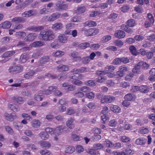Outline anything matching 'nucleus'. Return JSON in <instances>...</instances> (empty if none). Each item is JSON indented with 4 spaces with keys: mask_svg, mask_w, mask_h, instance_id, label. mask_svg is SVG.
I'll use <instances>...</instances> for the list:
<instances>
[{
    "mask_svg": "<svg viewBox=\"0 0 155 155\" xmlns=\"http://www.w3.org/2000/svg\"><path fill=\"white\" fill-rule=\"evenodd\" d=\"M39 136L43 140H46L49 137V135L45 132H41L39 134Z\"/></svg>",
    "mask_w": 155,
    "mask_h": 155,
    "instance_id": "32",
    "label": "nucleus"
},
{
    "mask_svg": "<svg viewBox=\"0 0 155 155\" xmlns=\"http://www.w3.org/2000/svg\"><path fill=\"white\" fill-rule=\"evenodd\" d=\"M132 87V90L133 91H137L140 90L142 92L146 93L149 91L147 87L145 86H141L140 87L134 86Z\"/></svg>",
    "mask_w": 155,
    "mask_h": 155,
    "instance_id": "3",
    "label": "nucleus"
},
{
    "mask_svg": "<svg viewBox=\"0 0 155 155\" xmlns=\"http://www.w3.org/2000/svg\"><path fill=\"white\" fill-rule=\"evenodd\" d=\"M149 74L150 76L148 78L151 81H154L155 80V68H152L150 70Z\"/></svg>",
    "mask_w": 155,
    "mask_h": 155,
    "instance_id": "18",
    "label": "nucleus"
},
{
    "mask_svg": "<svg viewBox=\"0 0 155 155\" xmlns=\"http://www.w3.org/2000/svg\"><path fill=\"white\" fill-rule=\"evenodd\" d=\"M65 129V126L64 125H59L54 129V134L55 135H59L62 134Z\"/></svg>",
    "mask_w": 155,
    "mask_h": 155,
    "instance_id": "6",
    "label": "nucleus"
},
{
    "mask_svg": "<svg viewBox=\"0 0 155 155\" xmlns=\"http://www.w3.org/2000/svg\"><path fill=\"white\" fill-rule=\"evenodd\" d=\"M84 26L93 27L96 26L97 24L96 22L93 21H88L85 22L84 24Z\"/></svg>",
    "mask_w": 155,
    "mask_h": 155,
    "instance_id": "30",
    "label": "nucleus"
},
{
    "mask_svg": "<svg viewBox=\"0 0 155 155\" xmlns=\"http://www.w3.org/2000/svg\"><path fill=\"white\" fill-rule=\"evenodd\" d=\"M75 150L74 148L72 146H69L66 148L65 151L67 153H72Z\"/></svg>",
    "mask_w": 155,
    "mask_h": 155,
    "instance_id": "38",
    "label": "nucleus"
},
{
    "mask_svg": "<svg viewBox=\"0 0 155 155\" xmlns=\"http://www.w3.org/2000/svg\"><path fill=\"white\" fill-rule=\"evenodd\" d=\"M63 24L61 22H57L52 25V29L56 31L61 30L63 28Z\"/></svg>",
    "mask_w": 155,
    "mask_h": 155,
    "instance_id": "10",
    "label": "nucleus"
},
{
    "mask_svg": "<svg viewBox=\"0 0 155 155\" xmlns=\"http://www.w3.org/2000/svg\"><path fill=\"white\" fill-rule=\"evenodd\" d=\"M56 88L55 86H51L48 87V89L44 92V94H49L54 91Z\"/></svg>",
    "mask_w": 155,
    "mask_h": 155,
    "instance_id": "27",
    "label": "nucleus"
},
{
    "mask_svg": "<svg viewBox=\"0 0 155 155\" xmlns=\"http://www.w3.org/2000/svg\"><path fill=\"white\" fill-rule=\"evenodd\" d=\"M125 42L129 44H132L135 42V39L131 38H127L125 40Z\"/></svg>",
    "mask_w": 155,
    "mask_h": 155,
    "instance_id": "54",
    "label": "nucleus"
},
{
    "mask_svg": "<svg viewBox=\"0 0 155 155\" xmlns=\"http://www.w3.org/2000/svg\"><path fill=\"white\" fill-rule=\"evenodd\" d=\"M111 39V36L108 35L103 36L101 39V42L102 43H106L110 40Z\"/></svg>",
    "mask_w": 155,
    "mask_h": 155,
    "instance_id": "34",
    "label": "nucleus"
},
{
    "mask_svg": "<svg viewBox=\"0 0 155 155\" xmlns=\"http://www.w3.org/2000/svg\"><path fill=\"white\" fill-rule=\"evenodd\" d=\"M37 35L35 33H30L28 35L24 38V40L26 42L32 41L37 38Z\"/></svg>",
    "mask_w": 155,
    "mask_h": 155,
    "instance_id": "9",
    "label": "nucleus"
},
{
    "mask_svg": "<svg viewBox=\"0 0 155 155\" xmlns=\"http://www.w3.org/2000/svg\"><path fill=\"white\" fill-rule=\"evenodd\" d=\"M25 21V19L20 17H16L12 18V22L15 23L23 22Z\"/></svg>",
    "mask_w": 155,
    "mask_h": 155,
    "instance_id": "26",
    "label": "nucleus"
},
{
    "mask_svg": "<svg viewBox=\"0 0 155 155\" xmlns=\"http://www.w3.org/2000/svg\"><path fill=\"white\" fill-rule=\"evenodd\" d=\"M115 67L113 65H108L105 68L104 71H98L97 74L98 75H105L107 74V76L110 78H113L115 76V73L113 71Z\"/></svg>",
    "mask_w": 155,
    "mask_h": 155,
    "instance_id": "1",
    "label": "nucleus"
},
{
    "mask_svg": "<svg viewBox=\"0 0 155 155\" xmlns=\"http://www.w3.org/2000/svg\"><path fill=\"white\" fill-rule=\"evenodd\" d=\"M5 117L6 119L11 121L14 120L16 117L15 114L13 113H12L10 114L6 113L5 114Z\"/></svg>",
    "mask_w": 155,
    "mask_h": 155,
    "instance_id": "12",
    "label": "nucleus"
},
{
    "mask_svg": "<svg viewBox=\"0 0 155 155\" xmlns=\"http://www.w3.org/2000/svg\"><path fill=\"white\" fill-rule=\"evenodd\" d=\"M117 124L116 121L114 120H110L109 123V125L111 127H115Z\"/></svg>",
    "mask_w": 155,
    "mask_h": 155,
    "instance_id": "60",
    "label": "nucleus"
},
{
    "mask_svg": "<svg viewBox=\"0 0 155 155\" xmlns=\"http://www.w3.org/2000/svg\"><path fill=\"white\" fill-rule=\"evenodd\" d=\"M129 70L128 68L124 66H120L119 67V71L117 72V74L120 77H123L125 74V72Z\"/></svg>",
    "mask_w": 155,
    "mask_h": 155,
    "instance_id": "7",
    "label": "nucleus"
},
{
    "mask_svg": "<svg viewBox=\"0 0 155 155\" xmlns=\"http://www.w3.org/2000/svg\"><path fill=\"white\" fill-rule=\"evenodd\" d=\"M74 119L70 118L66 122L67 126L70 129H73L74 127V125L73 124Z\"/></svg>",
    "mask_w": 155,
    "mask_h": 155,
    "instance_id": "24",
    "label": "nucleus"
},
{
    "mask_svg": "<svg viewBox=\"0 0 155 155\" xmlns=\"http://www.w3.org/2000/svg\"><path fill=\"white\" fill-rule=\"evenodd\" d=\"M107 7V3H101L99 5H95L91 7V8H95L101 7L102 9L105 8Z\"/></svg>",
    "mask_w": 155,
    "mask_h": 155,
    "instance_id": "45",
    "label": "nucleus"
},
{
    "mask_svg": "<svg viewBox=\"0 0 155 155\" xmlns=\"http://www.w3.org/2000/svg\"><path fill=\"white\" fill-rule=\"evenodd\" d=\"M5 129L6 131L10 134H12L13 131L12 128L9 126H7L5 127Z\"/></svg>",
    "mask_w": 155,
    "mask_h": 155,
    "instance_id": "58",
    "label": "nucleus"
},
{
    "mask_svg": "<svg viewBox=\"0 0 155 155\" xmlns=\"http://www.w3.org/2000/svg\"><path fill=\"white\" fill-rule=\"evenodd\" d=\"M54 118H55L56 120L59 121H62L64 120V118L63 116L61 115H58L55 116L54 117Z\"/></svg>",
    "mask_w": 155,
    "mask_h": 155,
    "instance_id": "59",
    "label": "nucleus"
},
{
    "mask_svg": "<svg viewBox=\"0 0 155 155\" xmlns=\"http://www.w3.org/2000/svg\"><path fill=\"white\" fill-rule=\"evenodd\" d=\"M40 153L42 155H52L51 153L47 150H42Z\"/></svg>",
    "mask_w": 155,
    "mask_h": 155,
    "instance_id": "53",
    "label": "nucleus"
},
{
    "mask_svg": "<svg viewBox=\"0 0 155 155\" xmlns=\"http://www.w3.org/2000/svg\"><path fill=\"white\" fill-rule=\"evenodd\" d=\"M120 140L123 142H128L130 140V138L125 136H122Z\"/></svg>",
    "mask_w": 155,
    "mask_h": 155,
    "instance_id": "50",
    "label": "nucleus"
},
{
    "mask_svg": "<svg viewBox=\"0 0 155 155\" xmlns=\"http://www.w3.org/2000/svg\"><path fill=\"white\" fill-rule=\"evenodd\" d=\"M40 35L42 39L45 41L51 40L55 37L54 33L50 30L41 31Z\"/></svg>",
    "mask_w": 155,
    "mask_h": 155,
    "instance_id": "2",
    "label": "nucleus"
},
{
    "mask_svg": "<svg viewBox=\"0 0 155 155\" xmlns=\"http://www.w3.org/2000/svg\"><path fill=\"white\" fill-rule=\"evenodd\" d=\"M110 109L114 112L116 113H120L121 111L120 108L117 105H112L110 107Z\"/></svg>",
    "mask_w": 155,
    "mask_h": 155,
    "instance_id": "25",
    "label": "nucleus"
},
{
    "mask_svg": "<svg viewBox=\"0 0 155 155\" xmlns=\"http://www.w3.org/2000/svg\"><path fill=\"white\" fill-rule=\"evenodd\" d=\"M115 100V97H102L101 99L102 103H110L114 101Z\"/></svg>",
    "mask_w": 155,
    "mask_h": 155,
    "instance_id": "19",
    "label": "nucleus"
},
{
    "mask_svg": "<svg viewBox=\"0 0 155 155\" xmlns=\"http://www.w3.org/2000/svg\"><path fill=\"white\" fill-rule=\"evenodd\" d=\"M64 54V51H61L58 50L56 52L53 53L52 55L56 57H61Z\"/></svg>",
    "mask_w": 155,
    "mask_h": 155,
    "instance_id": "37",
    "label": "nucleus"
},
{
    "mask_svg": "<svg viewBox=\"0 0 155 155\" xmlns=\"http://www.w3.org/2000/svg\"><path fill=\"white\" fill-rule=\"evenodd\" d=\"M126 24L128 26L130 27H134L136 24L135 21L133 19L128 20L127 21Z\"/></svg>",
    "mask_w": 155,
    "mask_h": 155,
    "instance_id": "36",
    "label": "nucleus"
},
{
    "mask_svg": "<svg viewBox=\"0 0 155 155\" xmlns=\"http://www.w3.org/2000/svg\"><path fill=\"white\" fill-rule=\"evenodd\" d=\"M58 39L61 43H66L68 41V37L64 34H61L58 35Z\"/></svg>",
    "mask_w": 155,
    "mask_h": 155,
    "instance_id": "11",
    "label": "nucleus"
},
{
    "mask_svg": "<svg viewBox=\"0 0 155 155\" xmlns=\"http://www.w3.org/2000/svg\"><path fill=\"white\" fill-rule=\"evenodd\" d=\"M43 28H44L43 27L41 26H39L38 27H32L30 30L34 31L36 32L40 31L41 30H42L43 29Z\"/></svg>",
    "mask_w": 155,
    "mask_h": 155,
    "instance_id": "48",
    "label": "nucleus"
},
{
    "mask_svg": "<svg viewBox=\"0 0 155 155\" xmlns=\"http://www.w3.org/2000/svg\"><path fill=\"white\" fill-rule=\"evenodd\" d=\"M87 71L86 68L84 67H81L78 69H74L71 71L74 74H72L71 78L72 79H75L76 77H75L74 74H77L78 73H85L87 72Z\"/></svg>",
    "mask_w": 155,
    "mask_h": 155,
    "instance_id": "4",
    "label": "nucleus"
},
{
    "mask_svg": "<svg viewBox=\"0 0 155 155\" xmlns=\"http://www.w3.org/2000/svg\"><path fill=\"white\" fill-rule=\"evenodd\" d=\"M31 126L34 127L38 128L40 127L41 124L40 122L37 120L35 119L31 122Z\"/></svg>",
    "mask_w": 155,
    "mask_h": 155,
    "instance_id": "29",
    "label": "nucleus"
},
{
    "mask_svg": "<svg viewBox=\"0 0 155 155\" xmlns=\"http://www.w3.org/2000/svg\"><path fill=\"white\" fill-rule=\"evenodd\" d=\"M72 83L77 86H81L83 84L82 82L81 81L76 79L75 81H72Z\"/></svg>",
    "mask_w": 155,
    "mask_h": 155,
    "instance_id": "57",
    "label": "nucleus"
},
{
    "mask_svg": "<svg viewBox=\"0 0 155 155\" xmlns=\"http://www.w3.org/2000/svg\"><path fill=\"white\" fill-rule=\"evenodd\" d=\"M61 1L58 2L56 4V6L57 7V9L58 10H66L68 8V6L66 4L61 5Z\"/></svg>",
    "mask_w": 155,
    "mask_h": 155,
    "instance_id": "20",
    "label": "nucleus"
},
{
    "mask_svg": "<svg viewBox=\"0 0 155 155\" xmlns=\"http://www.w3.org/2000/svg\"><path fill=\"white\" fill-rule=\"evenodd\" d=\"M12 100L15 102L20 104H22L24 101L22 97H12Z\"/></svg>",
    "mask_w": 155,
    "mask_h": 155,
    "instance_id": "39",
    "label": "nucleus"
},
{
    "mask_svg": "<svg viewBox=\"0 0 155 155\" xmlns=\"http://www.w3.org/2000/svg\"><path fill=\"white\" fill-rule=\"evenodd\" d=\"M131 53L134 55H137L138 53L137 52L136 48L133 45L130 46L129 48Z\"/></svg>",
    "mask_w": 155,
    "mask_h": 155,
    "instance_id": "40",
    "label": "nucleus"
},
{
    "mask_svg": "<svg viewBox=\"0 0 155 155\" xmlns=\"http://www.w3.org/2000/svg\"><path fill=\"white\" fill-rule=\"evenodd\" d=\"M36 13L35 11L34 10H31L28 11H25L21 15L23 17H28L33 16Z\"/></svg>",
    "mask_w": 155,
    "mask_h": 155,
    "instance_id": "13",
    "label": "nucleus"
},
{
    "mask_svg": "<svg viewBox=\"0 0 155 155\" xmlns=\"http://www.w3.org/2000/svg\"><path fill=\"white\" fill-rule=\"evenodd\" d=\"M134 97H126L125 100L122 103V104L124 107H128L130 104V101H133L134 100Z\"/></svg>",
    "mask_w": 155,
    "mask_h": 155,
    "instance_id": "14",
    "label": "nucleus"
},
{
    "mask_svg": "<svg viewBox=\"0 0 155 155\" xmlns=\"http://www.w3.org/2000/svg\"><path fill=\"white\" fill-rule=\"evenodd\" d=\"M14 70H15V72L16 73L22 71V68L20 66H14Z\"/></svg>",
    "mask_w": 155,
    "mask_h": 155,
    "instance_id": "64",
    "label": "nucleus"
},
{
    "mask_svg": "<svg viewBox=\"0 0 155 155\" xmlns=\"http://www.w3.org/2000/svg\"><path fill=\"white\" fill-rule=\"evenodd\" d=\"M11 26L10 22L6 21L3 22L0 25V28L7 29L9 28Z\"/></svg>",
    "mask_w": 155,
    "mask_h": 155,
    "instance_id": "23",
    "label": "nucleus"
},
{
    "mask_svg": "<svg viewBox=\"0 0 155 155\" xmlns=\"http://www.w3.org/2000/svg\"><path fill=\"white\" fill-rule=\"evenodd\" d=\"M90 46V44L87 42L82 43L80 44L78 46L81 49H84Z\"/></svg>",
    "mask_w": 155,
    "mask_h": 155,
    "instance_id": "43",
    "label": "nucleus"
},
{
    "mask_svg": "<svg viewBox=\"0 0 155 155\" xmlns=\"http://www.w3.org/2000/svg\"><path fill=\"white\" fill-rule=\"evenodd\" d=\"M99 32V30L95 28H90L85 30V34L87 36L94 35Z\"/></svg>",
    "mask_w": 155,
    "mask_h": 155,
    "instance_id": "5",
    "label": "nucleus"
},
{
    "mask_svg": "<svg viewBox=\"0 0 155 155\" xmlns=\"http://www.w3.org/2000/svg\"><path fill=\"white\" fill-rule=\"evenodd\" d=\"M75 113L74 110L71 107H69L67 110V114L68 115H71Z\"/></svg>",
    "mask_w": 155,
    "mask_h": 155,
    "instance_id": "62",
    "label": "nucleus"
},
{
    "mask_svg": "<svg viewBox=\"0 0 155 155\" xmlns=\"http://www.w3.org/2000/svg\"><path fill=\"white\" fill-rule=\"evenodd\" d=\"M134 38L136 41H140L144 39V37L142 35H136L134 36Z\"/></svg>",
    "mask_w": 155,
    "mask_h": 155,
    "instance_id": "55",
    "label": "nucleus"
},
{
    "mask_svg": "<svg viewBox=\"0 0 155 155\" xmlns=\"http://www.w3.org/2000/svg\"><path fill=\"white\" fill-rule=\"evenodd\" d=\"M114 43L115 46L120 48L124 45V43L121 40H116L114 41Z\"/></svg>",
    "mask_w": 155,
    "mask_h": 155,
    "instance_id": "33",
    "label": "nucleus"
},
{
    "mask_svg": "<svg viewBox=\"0 0 155 155\" xmlns=\"http://www.w3.org/2000/svg\"><path fill=\"white\" fill-rule=\"evenodd\" d=\"M106 49L107 50L113 51H116L117 50V48L116 47L114 46H110L107 47Z\"/></svg>",
    "mask_w": 155,
    "mask_h": 155,
    "instance_id": "56",
    "label": "nucleus"
},
{
    "mask_svg": "<svg viewBox=\"0 0 155 155\" xmlns=\"http://www.w3.org/2000/svg\"><path fill=\"white\" fill-rule=\"evenodd\" d=\"M134 73H130L126 75L125 77V79L127 81H130L131 78L134 75Z\"/></svg>",
    "mask_w": 155,
    "mask_h": 155,
    "instance_id": "51",
    "label": "nucleus"
},
{
    "mask_svg": "<svg viewBox=\"0 0 155 155\" xmlns=\"http://www.w3.org/2000/svg\"><path fill=\"white\" fill-rule=\"evenodd\" d=\"M24 133L27 136L30 137H33L34 135L32 132L30 130H26Z\"/></svg>",
    "mask_w": 155,
    "mask_h": 155,
    "instance_id": "61",
    "label": "nucleus"
},
{
    "mask_svg": "<svg viewBox=\"0 0 155 155\" xmlns=\"http://www.w3.org/2000/svg\"><path fill=\"white\" fill-rule=\"evenodd\" d=\"M114 35L115 37L120 39L124 38L126 35L125 32L123 31L118 30L115 31Z\"/></svg>",
    "mask_w": 155,
    "mask_h": 155,
    "instance_id": "8",
    "label": "nucleus"
},
{
    "mask_svg": "<svg viewBox=\"0 0 155 155\" xmlns=\"http://www.w3.org/2000/svg\"><path fill=\"white\" fill-rule=\"evenodd\" d=\"M140 67L138 63L137 65H136L132 69V71L133 73L135 74H140Z\"/></svg>",
    "mask_w": 155,
    "mask_h": 155,
    "instance_id": "31",
    "label": "nucleus"
},
{
    "mask_svg": "<svg viewBox=\"0 0 155 155\" xmlns=\"http://www.w3.org/2000/svg\"><path fill=\"white\" fill-rule=\"evenodd\" d=\"M38 144L43 148H48L51 146V144L48 142L43 140L40 141Z\"/></svg>",
    "mask_w": 155,
    "mask_h": 155,
    "instance_id": "16",
    "label": "nucleus"
},
{
    "mask_svg": "<svg viewBox=\"0 0 155 155\" xmlns=\"http://www.w3.org/2000/svg\"><path fill=\"white\" fill-rule=\"evenodd\" d=\"M29 58V55L28 54L24 53L20 57V61L21 63H25Z\"/></svg>",
    "mask_w": 155,
    "mask_h": 155,
    "instance_id": "22",
    "label": "nucleus"
},
{
    "mask_svg": "<svg viewBox=\"0 0 155 155\" xmlns=\"http://www.w3.org/2000/svg\"><path fill=\"white\" fill-rule=\"evenodd\" d=\"M57 70L60 71H65L68 70V67L65 65H61L58 66L57 68Z\"/></svg>",
    "mask_w": 155,
    "mask_h": 155,
    "instance_id": "35",
    "label": "nucleus"
},
{
    "mask_svg": "<svg viewBox=\"0 0 155 155\" xmlns=\"http://www.w3.org/2000/svg\"><path fill=\"white\" fill-rule=\"evenodd\" d=\"M15 35L16 37H18L20 38H23L25 36L26 34L24 32L19 31L16 32Z\"/></svg>",
    "mask_w": 155,
    "mask_h": 155,
    "instance_id": "47",
    "label": "nucleus"
},
{
    "mask_svg": "<svg viewBox=\"0 0 155 155\" xmlns=\"http://www.w3.org/2000/svg\"><path fill=\"white\" fill-rule=\"evenodd\" d=\"M8 107L12 110L14 112H17L20 110L19 107L15 104H9L8 105Z\"/></svg>",
    "mask_w": 155,
    "mask_h": 155,
    "instance_id": "17",
    "label": "nucleus"
},
{
    "mask_svg": "<svg viewBox=\"0 0 155 155\" xmlns=\"http://www.w3.org/2000/svg\"><path fill=\"white\" fill-rule=\"evenodd\" d=\"M94 147L96 150L101 149L104 147V146L102 144L98 143L94 144Z\"/></svg>",
    "mask_w": 155,
    "mask_h": 155,
    "instance_id": "49",
    "label": "nucleus"
},
{
    "mask_svg": "<svg viewBox=\"0 0 155 155\" xmlns=\"http://www.w3.org/2000/svg\"><path fill=\"white\" fill-rule=\"evenodd\" d=\"M44 45V43L41 41H36L30 44V46L31 47H36L43 46Z\"/></svg>",
    "mask_w": 155,
    "mask_h": 155,
    "instance_id": "21",
    "label": "nucleus"
},
{
    "mask_svg": "<svg viewBox=\"0 0 155 155\" xmlns=\"http://www.w3.org/2000/svg\"><path fill=\"white\" fill-rule=\"evenodd\" d=\"M121 63V58H116L114 60L112 61V64H119Z\"/></svg>",
    "mask_w": 155,
    "mask_h": 155,
    "instance_id": "52",
    "label": "nucleus"
},
{
    "mask_svg": "<svg viewBox=\"0 0 155 155\" xmlns=\"http://www.w3.org/2000/svg\"><path fill=\"white\" fill-rule=\"evenodd\" d=\"M130 8V7L128 5L123 6L121 8V10L124 12H127Z\"/></svg>",
    "mask_w": 155,
    "mask_h": 155,
    "instance_id": "63",
    "label": "nucleus"
},
{
    "mask_svg": "<svg viewBox=\"0 0 155 155\" xmlns=\"http://www.w3.org/2000/svg\"><path fill=\"white\" fill-rule=\"evenodd\" d=\"M35 74V72L33 71H31L24 75V77L27 79L31 78Z\"/></svg>",
    "mask_w": 155,
    "mask_h": 155,
    "instance_id": "41",
    "label": "nucleus"
},
{
    "mask_svg": "<svg viewBox=\"0 0 155 155\" xmlns=\"http://www.w3.org/2000/svg\"><path fill=\"white\" fill-rule=\"evenodd\" d=\"M147 141V139L140 138L136 140V143L137 145H143Z\"/></svg>",
    "mask_w": 155,
    "mask_h": 155,
    "instance_id": "28",
    "label": "nucleus"
},
{
    "mask_svg": "<svg viewBox=\"0 0 155 155\" xmlns=\"http://www.w3.org/2000/svg\"><path fill=\"white\" fill-rule=\"evenodd\" d=\"M15 53L14 51H12L6 52L3 55V56L5 57H8L12 56Z\"/></svg>",
    "mask_w": 155,
    "mask_h": 155,
    "instance_id": "44",
    "label": "nucleus"
},
{
    "mask_svg": "<svg viewBox=\"0 0 155 155\" xmlns=\"http://www.w3.org/2000/svg\"><path fill=\"white\" fill-rule=\"evenodd\" d=\"M60 16L61 15L58 13H53L48 18V20L49 21H54L59 18Z\"/></svg>",
    "mask_w": 155,
    "mask_h": 155,
    "instance_id": "15",
    "label": "nucleus"
},
{
    "mask_svg": "<svg viewBox=\"0 0 155 155\" xmlns=\"http://www.w3.org/2000/svg\"><path fill=\"white\" fill-rule=\"evenodd\" d=\"M85 8L84 7L78 6L77 9L75 11L76 13L77 14H80L84 12Z\"/></svg>",
    "mask_w": 155,
    "mask_h": 155,
    "instance_id": "42",
    "label": "nucleus"
},
{
    "mask_svg": "<svg viewBox=\"0 0 155 155\" xmlns=\"http://www.w3.org/2000/svg\"><path fill=\"white\" fill-rule=\"evenodd\" d=\"M138 63L140 66H141L142 68L144 69H147L150 66L149 64H147L146 63L143 61H140Z\"/></svg>",
    "mask_w": 155,
    "mask_h": 155,
    "instance_id": "46",
    "label": "nucleus"
}]
</instances>
